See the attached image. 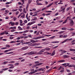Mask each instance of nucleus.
<instances>
[{"label":"nucleus","mask_w":75,"mask_h":75,"mask_svg":"<svg viewBox=\"0 0 75 75\" xmlns=\"http://www.w3.org/2000/svg\"><path fill=\"white\" fill-rule=\"evenodd\" d=\"M35 54V52H34L31 51L30 52H29L28 53V55H32L33 54Z\"/></svg>","instance_id":"1"},{"label":"nucleus","mask_w":75,"mask_h":75,"mask_svg":"<svg viewBox=\"0 0 75 75\" xmlns=\"http://www.w3.org/2000/svg\"><path fill=\"white\" fill-rule=\"evenodd\" d=\"M28 48V46H25L22 47L21 49L22 50H27Z\"/></svg>","instance_id":"2"},{"label":"nucleus","mask_w":75,"mask_h":75,"mask_svg":"<svg viewBox=\"0 0 75 75\" xmlns=\"http://www.w3.org/2000/svg\"><path fill=\"white\" fill-rule=\"evenodd\" d=\"M67 52L65 50H63L61 52V54H60V55H62L64 54V53H66Z\"/></svg>","instance_id":"3"},{"label":"nucleus","mask_w":75,"mask_h":75,"mask_svg":"<svg viewBox=\"0 0 75 75\" xmlns=\"http://www.w3.org/2000/svg\"><path fill=\"white\" fill-rule=\"evenodd\" d=\"M40 45V43H34L33 45H32V46H36L37 45Z\"/></svg>","instance_id":"4"},{"label":"nucleus","mask_w":75,"mask_h":75,"mask_svg":"<svg viewBox=\"0 0 75 75\" xmlns=\"http://www.w3.org/2000/svg\"><path fill=\"white\" fill-rule=\"evenodd\" d=\"M63 57L64 58H67L69 57V56H67V55H65L63 56Z\"/></svg>","instance_id":"5"},{"label":"nucleus","mask_w":75,"mask_h":75,"mask_svg":"<svg viewBox=\"0 0 75 75\" xmlns=\"http://www.w3.org/2000/svg\"><path fill=\"white\" fill-rule=\"evenodd\" d=\"M65 62V60H61L58 61V62Z\"/></svg>","instance_id":"6"},{"label":"nucleus","mask_w":75,"mask_h":75,"mask_svg":"<svg viewBox=\"0 0 75 75\" xmlns=\"http://www.w3.org/2000/svg\"><path fill=\"white\" fill-rule=\"evenodd\" d=\"M59 42L58 41H56L51 42V43H54V44H56V43H59Z\"/></svg>","instance_id":"7"},{"label":"nucleus","mask_w":75,"mask_h":75,"mask_svg":"<svg viewBox=\"0 0 75 75\" xmlns=\"http://www.w3.org/2000/svg\"><path fill=\"white\" fill-rule=\"evenodd\" d=\"M42 44H44V45H47V44H48L49 43H48V42L47 41V42H43L42 43Z\"/></svg>","instance_id":"8"},{"label":"nucleus","mask_w":75,"mask_h":75,"mask_svg":"<svg viewBox=\"0 0 75 75\" xmlns=\"http://www.w3.org/2000/svg\"><path fill=\"white\" fill-rule=\"evenodd\" d=\"M70 24L71 25V26H72L74 25V21H73L71 20V21L70 22Z\"/></svg>","instance_id":"9"},{"label":"nucleus","mask_w":75,"mask_h":75,"mask_svg":"<svg viewBox=\"0 0 75 75\" xmlns=\"http://www.w3.org/2000/svg\"><path fill=\"white\" fill-rule=\"evenodd\" d=\"M55 54V51L54 50L53 52V53L51 55V56H53V55H54Z\"/></svg>","instance_id":"10"},{"label":"nucleus","mask_w":75,"mask_h":75,"mask_svg":"<svg viewBox=\"0 0 75 75\" xmlns=\"http://www.w3.org/2000/svg\"><path fill=\"white\" fill-rule=\"evenodd\" d=\"M53 4H54V3L53 2L51 4H49V5L47 6V7H50Z\"/></svg>","instance_id":"11"},{"label":"nucleus","mask_w":75,"mask_h":75,"mask_svg":"<svg viewBox=\"0 0 75 75\" xmlns=\"http://www.w3.org/2000/svg\"><path fill=\"white\" fill-rule=\"evenodd\" d=\"M50 50V48L48 47H46L45 48V50H47V51H49Z\"/></svg>","instance_id":"12"},{"label":"nucleus","mask_w":75,"mask_h":75,"mask_svg":"<svg viewBox=\"0 0 75 75\" xmlns=\"http://www.w3.org/2000/svg\"><path fill=\"white\" fill-rule=\"evenodd\" d=\"M62 13H64L65 11V8H64L62 9Z\"/></svg>","instance_id":"13"},{"label":"nucleus","mask_w":75,"mask_h":75,"mask_svg":"<svg viewBox=\"0 0 75 75\" xmlns=\"http://www.w3.org/2000/svg\"><path fill=\"white\" fill-rule=\"evenodd\" d=\"M42 64L43 63H40L38 64H36V65H37L38 66H40V65H42Z\"/></svg>","instance_id":"14"},{"label":"nucleus","mask_w":75,"mask_h":75,"mask_svg":"<svg viewBox=\"0 0 75 75\" xmlns=\"http://www.w3.org/2000/svg\"><path fill=\"white\" fill-rule=\"evenodd\" d=\"M37 55H41V54H42V53L40 52L37 53Z\"/></svg>","instance_id":"15"},{"label":"nucleus","mask_w":75,"mask_h":75,"mask_svg":"<svg viewBox=\"0 0 75 75\" xmlns=\"http://www.w3.org/2000/svg\"><path fill=\"white\" fill-rule=\"evenodd\" d=\"M45 51V49H42L40 51V52H44Z\"/></svg>","instance_id":"16"},{"label":"nucleus","mask_w":75,"mask_h":75,"mask_svg":"<svg viewBox=\"0 0 75 75\" xmlns=\"http://www.w3.org/2000/svg\"><path fill=\"white\" fill-rule=\"evenodd\" d=\"M18 10V9H12V11H17Z\"/></svg>","instance_id":"17"},{"label":"nucleus","mask_w":75,"mask_h":75,"mask_svg":"<svg viewBox=\"0 0 75 75\" xmlns=\"http://www.w3.org/2000/svg\"><path fill=\"white\" fill-rule=\"evenodd\" d=\"M69 50L70 51H75V49H70Z\"/></svg>","instance_id":"18"},{"label":"nucleus","mask_w":75,"mask_h":75,"mask_svg":"<svg viewBox=\"0 0 75 75\" xmlns=\"http://www.w3.org/2000/svg\"><path fill=\"white\" fill-rule=\"evenodd\" d=\"M23 11L24 13H27V11H25V8H23Z\"/></svg>","instance_id":"19"},{"label":"nucleus","mask_w":75,"mask_h":75,"mask_svg":"<svg viewBox=\"0 0 75 75\" xmlns=\"http://www.w3.org/2000/svg\"><path fill=\"white\" fill-rule=\"evenodd\" d=\"M68 36V35H63V38H66Z\"/></svg>","instance_id":"20"},{"label":"nucleus","mask_w":75,"mask_h":75,"mask_svg":"<svg viewBox=\"0 0 75 75\" xmlns=\"http://www.w3.org/2000/svg\"><path fill=\"white\" fill-rule=\"evenodd\" d=\"M74 29L73 28H71V29H69V31H74Z\"/></svg>","instance_id":"21"},{"label":"nucleus","mask_w":75,"mask_h":75,"mask_svg":"<svg viewBox=\"0 0 75 75\" xmlns=\"http://www.w3.org/2000/svg\"><path fill=\"white\" fill-rule=\"evenodd\" d=\"M67 21V19H66L63 22V24H65V23H66Z\"/></svg>","instance_id":"22"},{"label":"nucleus","mask_w":75,"mask_h":75,"mask_svg":"<svg viewBox=\"0 0 75 75\" xmlns=\"http://www.w3.org/2000/svg\"><path fill=\"white\" fill-rule=\"evenodd\" d=\"M8 68H6L2 69V71H6V70H7L8 69Z\"/></svg>","instance_id":"23"},{"label":"nucleus","mask_w":75,"mask_h":75,"mask_svg":"<svg viewBox=\"0 0 75 75\" xmlns=\"http://www.w3.org/2000/svg\"><path fill=\"white\" fill-rule=\"evenodd\" d=\"M4 34H5V32H4L1 33H0V35H4Z\"/></svg>","instance_id":"24"},{"label":"nucleus","mask_w":75,"mask_h":75,"mask_svg":"<svg viewBox=\"0 0 75 75\" xmlns=\"http://www.w3.org/2000/svg\"><path fill=\"white\" fill-rule=\"evenodd\" d=\"M68 41V40L67 39H66V40H64L63 42H62V43H64V42H65L66 41Z\"/></svg>","instance_id":"25"},{"label":"nucleus","mask_w":75,"mask_h":75,"mask_svg":"<svg viewBox=\"0 0 75 75\" xmlns=\"http://www.w3.org/2000/svg\"><path fill=\"white\" fill-rule=\"evenodd\" d=\"M30 42H32L33 43H34L35 42V40H31L30 41Z\"/></svg>","instance_id":"26"},{"label":"nucleus","mask_w":75,"mask_h":75,"mask_svg":"<svg viewBox=\"0 0 75 75\" xmlns=\"http://www.w3.org/2000/svg\"><path fill=\"white\" fill-rule=\"evenodd\" d=\"M62 30H67V28H62Z\"/></svg>","instance_id":"27"},{"label":"nucleus","mask_w":75,"mask_h":75,"mask_svg":"<svg viewBox=\"0 0 75 75\" xmlns=\"http://www.w3.org/2000/svg\"><path fill=\"white\" fill-rule=\"evenodd\" d=\"M27 20H28V21H30V17H28L27 18Z\"/></svg>","instance_id":"28"},{"label":"nucleus","mask_w":75,"mask_h":75,"mask_svg":"<svg viewBox=\"0 0 75 75\" xmlns=\"http://www.w3.org/2000/svg\"><path fill=\"white\" fill-rule=\"evenodd\" d=\"M31 1H32V0H29L28 1L29 4H30V3H31Z\"/></svg>","instance_id":"29"},{"label":"nucleus","mask_w":75,"mask_h":75,"mask_svg":"<svg viewBox=\"0 0 75 75\" xmlns=\"http://www.w3.org/2000/svg\"><path fill=\"white\" fill-rule=\"evenodd\" d=\"M36 22L35 21H34L33 22H31V24H34V23H35Z\"/></svg>","instance_id":"30"},{"label":"nucleus","mask_w":75,"mask_h":75,"mask_svg":"<svg viewBox=\"0 0 75 75\" xmlns=\"http://www.w3.org/2000/svg\"><path fill=\"white\" fill-rule=\"evenodd\" d=\"M38 71V69H35L34 71L35 73V72H37Z\"/></svg>","instance_id":"31"},{"label":"nucleus","mask_w":75,"mask_h":75,"mask_svg":"<svg viewBox=\"0 0 75 75\" xmlns=\"http://www.w3.org/2000/svg\"><path fill=\"white\" fill-rule=\"evenodd\" d=\"M73 64H71L69 66V67H73Z\"/></svg>","instance_id":"32"},{"label":"nucleus","mask_w":75,"mask_h":75,"mask_svg":"<svg viewBox=\"0 0 75 75\" xmlns=\"http://www.w3.org/2000/svg\"><path fill=\"white\" fill-rule=\"evenodd\" d=\"M34 73H35L34 72H31L29 73V74L30 75L31 74H34Z\"/></svg>","instance_id":"33"},{"label":"nucleus","mask_w":75,"mask_h":75,"mask_svg":"<svg viewBox=\"0 0 75 75\" xmlns=\"http://www.w3.org/2000/svg\"><path fill=\"white\" fill-rule=\"evenodd\" d=\"M11 25H12V26H13V25H15V23H12H12L11 24Z\"/></svg>","instance_id":"34"},{"label":"nucleus","mask_w":75,"mask_h":75,"mask_svg":"<svg viewBox=\"0 0 75 75\" xmlns=\"http://www.w3.org/2000/svg\"><path fill=\"white\" fill-rule=\"evenodd\" d=\"M72 36H75V32L73 33H72Z\"/></svg>","instance_id":"35"},{"label":"nucleus","mask_w":75,"mask_h":75,"mask_svg":"<svg viewBox=\"0 0 75 75\" xmlns=\"http://www.w3.org/2000/svg\"><path fill=\"white\" fill-rule=\"evenodd\" d=\"M31 72H34V69H32L31 71Z\"/></svg>","instance_id":"36"},{"label":"nucleus","mask_w":75,"mask_h":75,"mask_svg":"<svg viewBox=\"0 0 75 75\" xmlns=\"http://www.w3.org/2000/svg\"><path fill=\"white\" fill-rule=\"evenodd\" d=\"M41 73H35V75H40V74H41Z\"/></svg>","instance_id":"37"},{"label":"nucleus","mask_w":75,"mask_h":75,"mask_svg":"<svg viewBox=\"0 0 75 75\" xmlns=\"http://www.w3.org/2000/svg\"><path fill=\"white\" fill-rule=\"evenodd\" d=\"M46 13H51L52 12V11H45Z\"/></svg>","instance_id":"38"},{"label":"nucleus","mask_w":75,"mask_h":75,"mask_svg":"<svg viewBox=\"0 0 75 75\" xmlns=\"http://www.w3.org/2000/svg\"><path fill=\"white\" fill-rule=\"evenodd\" d=\"M28 31L27 30H26L23 32L24 33H27Z\"/></svg>","instance_id":"39"},{"label":"nucleus","mask_w":75,"mask_h":75,"mask_svg":"<svg viewBox=\"0 0 75 75\" xmlns=\"http://www.w3.org/2000/svg\"><path fill=\"white\" fill-rule=\"evenodd\" d=\"M51 14V13H49L46 14V16H50Z\"/></svg>","instance_id":"40"},{"label":"nucleus","mask_w":75,"mask_h":75,"mask_svg":"<svg viewBox=\"0 0 75 75\" xmlns=\"http://www.w3.org/2000/svg\"><path fill=\"white\" fill-rule=\"evenodd\" d=\"M14 21H16L17 20V18L14 17L13 18Z\"/></svg>","instance_id":"41"},{"label":"nucleus","mask_w":75,"mask_h":75,"mask_svg":"<svg viewBox=\"0 0 75 75\" xmlns=\"http://www.w3.org/2000/svg\"><path fill=\"white\" fill-rule=\"evenodd\" d=\"M40 11H41V10H39L37 11H36L35 12L36 13H39Z\"/></svg>","instance_id":"42"},{"label":"nucleus","mask_w":75,"mask_h":75,"mask_svg":"<svg viewBox=\"0 0 75 75\" xmlns=\"http://www.w3.org/2000/svg\"><path fill=\"white\" fill-rule=\"evenodd\" d=\"M46 9H47V8H46V7L42 9V11H43V10H45Z\"/></svg>","instance_id":"43"},{"label":"nucleus","mask_w":75,"mask_h":75,"mask_svg":"<svg viewBox=\"0 0 75 75\" xmlns=\"http://www.w3.org/2000/svg\"><path fill=\"white\" fill-rule=\"evenodd\" d=\"M67 41H68V40H69V41H71V40H72V38H71L69 39H67Z\"/></svg>","instance_id":"44"},{"label":"nucleus","mask_w":75,"mask_h":75,"mask_svg":"<svg viewBox=\"0 0 75 75\" xmlns=\"http://www.w3.org/2000/svg\"><path fill=\"white\" fill-rule=\"evenodd\" d=\"M21 17H22L23 18H24L25 17V15H24L23 16H21Z\"/></svg>","instance_id":"45"},{"label":"nucleus","mask_w":75,"mask_h":75,"mask_svg":"<svg viewBox=\"0 0 75 75\" xmlns=\"http://www.w3.org/2000/svg\"><path fill=\"white\" fill-rule=\"evenodd\" d=\"M39 62H38V61L35 62V64H38V63H39Z\"/></svg>","instance_id":"46"},{"label":"nucleus","mask_w":75,"mask_h":75,"mask_svg":"<svg viewBox=\"0 0 75 75\" xmlns=\"http://www.w3.org/2000/svg\"><path fill=\"white\" fill-rule=\"evenodd\" d=\"M42 68H41L40 69L39 68L38 69V71H42Z\"/></svg>","instance_id":"47"},{"label":"nucleus","mask_w":75,"mask_h":75,"mask_svg":"<svg viewBox=\"0 0 75 75\" xmlns=\"http://www.w3.org/2000/svg\"><path fill=\"white\" fill-rule=\"evenodd\" d=\"M19 10H20V11L21 12V11H23V9H21V8H19Z\"/></svg>","instance_id":"48"},{"label":"nucleus","mask_w":75,"mask_h":75,"mask_svg":"<svg viewBox=\"0 0 75 75\" xmlns=\"http://www.w3.org/2000/svg\"><path fill=\"white\" fill-rule=\"evenodd\" d=\"M62 65H63L64 66H66V65H67V64L66 63H64L63 64H62Z\"/></svg>","instance_id":"49"},{"label":"nucleus","mask_w":75,"mask_h":75,"mask_svg":"<svg viewBox=\"0 0 75 75\" xmlns=\"http://www.w3.org/2000/svg\"><path fill=\"white\" fill-rule=\"evenodd\" d=\"M14 68V67H13V66H11V67H9V68L10 69H11L12 68Z\"/></svg>","instance_id":"50"},{"label":"nucleus","mask_w":75,"mask_h":75,"mask_svg":"<svg viewBox=\"0 0 75 75\" xmlns=\"http://www.w3.org/2000/svg\"><path fill=\"white\" fill-rule=\"evenodd\" d=\"M31 24H32L31 23H29L28 24V25H31Z\"/></svg>","instance_id":"51"},{"label":"nucleus","mask_w":75,"mask_h":75,"mask_svg":"<svg viewBox=\"0 0 75 75\" xmlns=\"http://www.w3.org/2000/svg\"><path fill=\"white\" fill-rule=\"evenodd\" d=\"M19 65V63H16L15 64V65Z\"/></svg>","instance_id":"52"},{"label":"nucleus","mask_w":75,"mask_h":75,"mask_svg":"<svg viewBox=\"0 0 75 75\" xmlns=\"http://www.w3.org/2000/svg\"><path fill=\"white\" fill-rule=\"evenodd\" d=\"M29 32L30 33H33V30H29Z\"/></svg>","instance_id":"53"},{"label":"nucleus","mask_w":75,"mask_h":75,"mask_svg":"<svg viewBox=\"0 0 75 75\" xmlns=\"http://www.w3.org/2000/svg\"><path fill=\"white\" fill-rule=\"evenodd\" d=\"M42 71H45V68H44L43 69L42 68Z\"/></svg>","instance_id":"54"},{"label":"nucleus","mask_w":75,"mask_h":75,"mask_svg":"<svg viewBox=\"0 0 75 75\" xmlns=\"http://www.w3.org/2000/svg\"><path fill=\"white\" fill-rule=\"evenodd\" d=\"M30 27L29 26H28L26 28H27V29L28 30L29 29H30Z\"/></svg>","instance_id":"55"},{"label":"nucleus","mask_w":75,"mask_h":75,"mask_svg":"<svg viewBox=\"0 0 75 75\" xmlns=\"http://www.w3.org/2000/svg\"><path fill=\"white\" fill-rule=\"evenodd\" d=\"M38 26H41L42 25H41V23H39L38 24Z\"/></svg>","instance_id":"56"},{"label":"nucleus","mask_w":75,"mask_h":75,"mask_svg":"<svg viewBox=\"0 0 75 75\" xmlns=\"http://www.w3.org/2000/svg\"><path fill=\"white\" fill-rule=\"evenodd\" d=\"M5 12H6V13H9V11L8 10H5Z\"/></svg>","instance_id":"57"},{"label":"nucleus","mask_w":75,"mask_h":75,"mask_svg":"<svg viewBox=\"0 0 75 75\" xmlns=\"http://www.w3.org/2000/svg\"><path fill=\"white\" fill-rule=\"evenodd\" d=\"M6 47H8V48L10 47V46L9 45H6Z\"/></svg>","instance_id":"58"},{"label":"nucleus","mask_w":75,"mask_h":75,"mask_svg":"<svg viewBox=\"0 0 75 75\" xmlns=\"http://www.w3.org/2000/svg\"><path fill=\"white\" fill-rule=\"evenodd\" d=\"M62 68V66H60V67L59 68L58 70H60V69H61Z\"/></svg>","instance_id":"59"},{"label":"nucleus","mask_w":75,"mask_h":75,"mask_svg":"<svg viewBox=\"0 0 75 75\" xmlns=\"http://www.w3.org/2000/svg\"><path fill=\"white\" fill-rule=\"evenodd\" d=\"M45 36H46V37H50V36H51V35H45Z\"/></svg>","instance_id":"60"},{"label":"nucleus","mask_w":75,"mask_h":75,"mask_svg":"<svg viewBox=\"0 0 75 75\" xmlns=\"http://www.w3.org/2000/svg\"><path fill=\"white\" fill-rule=\"evenodd\" d=\"M4 33H5V34H8V32H6V31H5L4 32Z\"/></svg>","instance_id":"61"},{"label":"nucleus","mask_w":75,"mask_h":75,"mask_svg":"<svg viewBox=\"0 0 75 75\" xmlns=\"http://www.w3.org/2000/svg\"><path fill=\"white\" fill-rule=\"evenodd\" d=\"M38 5H42V4L40 3H37Z\"/></svg>","instance_id":"62"},{"label":"nucleus","mask_w":75,"mask_h":75,"mask_svg":"<svg viewBox=\"0 0 75 75\" xmlns=\"http://www.w3.org/2000/svg\"><path fill=\"white\" fill-rule=\"evenodd\" d=\"M37 17H34V20H35H35H37Z\"/></svg>","instance_id":"63"},{"label":"nucleus","mask_w":75,"mask_h":75,"mask_svg":"<svg viewBox=\"0 0 75 75\" xmlns=\"http://www.w3.org/2000/svg\"><path fill=\"white\" fill-rule=\"evenodd\" d=\"M67 72H71V71L69 70H67Z\"/></svg>","instance_id":"64"}]
</instances>
